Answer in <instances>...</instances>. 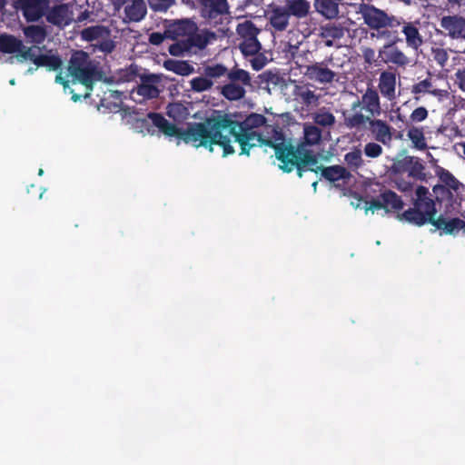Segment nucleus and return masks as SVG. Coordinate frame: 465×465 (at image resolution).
Here are the masks:
<instances>
[{"label":"nucleus","mask_w":465,"mask_h":465,"mask_svg":"<svg viewBox=\"0 0 465 465\" xmlns=\"http://www.w3.org/2000/svg\"><path fill=\"white\" fill-rule=\"evenodd\" d=\"M436 173L442 183L441 185L452 189L457 196L465 190L464 184L461 183L450 171L444 168H440Z\"/></svg>","instance_id":"29"},{"label":"nucleus","mask_w":465,"mask_h":465,"mask_svg":"<svg viewBox=\"0 0 465 465\" xmlns=\"http://www.w3.org/2000/svg\"><path fill=\"white\" fill-rule=\"evenodd\" d=\"M362 54H363L365 63L371 64L374 62L375 51L372 48H371V47L365 48L362 52Z\"/></svg>","instance_id":"59"},{"label":"nucleus","mask_w":465,"mask_h":465,"mask_svg":"<svg viewBox=\"0 0 465 465\" xmlns=\"http://www.w3.org/2000/svg\"><path fill=\"white\" fill-rule=\"evenodd\" d=\"M378 88L383 97L389 101L395 99L396 74L391 71H383L380 74Z\"/></svg>","instance_id":"23"},{"label":"nucleus","mask_w":465,"mask_h":465,"mask_svg":"<svg viewBox=\"0 0 465 465\" xmlns=\"http://www.w3.org/2000/svg\"><path fill=\"white\" fill-rule=\"evenodd\" d=\"M303 74L309 80L322 84L332 83L336 77V73L328 67L326 61L305 65Z\"/></svg>","instance_id":"14"},{"label":"nucleus","mask_w":465,"mask_h":465,"mask_svg":"<svg viewBox=\"0 0 465 465\" xmlns=\"http://www.w3.org/2000/svg\"><path fill=\"white\" fill-rule=\"evenodd\" d=\"M161 77L156 74H143L141 76V83L132 91L143 100L157 98L161 93L159 84Z\"/></svg>","instance_id":"16"},{"label":"nucleus","mask_w":465,"mask_h":465,"mask_svg":"<svg viewBox=\"0 0 465 465\" xmlns=\"http://www.w3.org/2000/svg\"><path fill=\"white\" fill-rule=\"evenodd\" d=\"M147 117L152 121L153 126L164 135L176 137L185 143H192L196 148L202 146L210 149V125L208 126L204 123H193L190 124L186 129H182L176 124L167 121L159 113H149Z\"/></svg>","instance_id":"3"},{"label":"nucleus","mask_w":465,"mask_h":465,"mask_svg":"<svg viewBox=\"0 0 465 465\" xmlns=\"http://www.w3.org/2000/svg\"><path fill=\"white\" fill-rule=\"evenodd\" d=\"M48 0H14L13 6L21 11L28 23L37 22L45 16L48 9Z\"/></svg>","instance_id":"10"},{"label":"nucleus","mask_w":465,"mask_h":465,"mask_svg":"<svg viewBox=\"0 0 465 465\" xmlns=\"http://www.w3.org/2000/svg\"><path fill=\"white\" fill-rule=\"evenodd\" d=\"M408 160L409 156H405L402 159L395 161L391 167V173L394 175H401L408 173Z\"/></svg>","instance_id":"52"},{"label":"nucleus","mask_w":465,"mask_h":465,"mask_svg":"<svg viewBox=\"0 0 465 465\" xmlns=\"http://www.w3.org/2000/svg\"><path fill=\"white\" fill-rule=\"evenodd\" d=\"M115 43L112 40V36L103 37L101 40L92 45L93 50L100 51L104 54H109L115 49Z\"/></svg>","instance_id":"47"},{"label":"nucleus","mask_w":465,"mask_h":465,"mask_svg":"<svg viewBox=\"0 0 465 465\" xmlns=\"http://www.w3.org/2000/svg\"><path fill=\"white\" fill-rule=\"evenodd\" d=\"M185 39L190 48V51L192 52L193 47H196L199 50L206 48V46L210 44L212 40L216 39V35L215 33L209 30H204L201 33H198L196 31L194 33H192V35H190L188 38Z\"/></svg>","instance_id":"26"},{"label":"nucleus","mask_w":465,"mask_h":465,"mask_svg":"<svg viewBox=\"0 0 465 465\" xmlns=\"http://www.w3.org/2000/svg\"><path fill=\"white\" fill-rule=\"evenodd\" d=\"M311 10L307 0H284L282 5L272 6L270 10L269 22L275 31H285L290 25V18L297 20L306 18Z\"/></svg>","instance_id":"6"},{"label":"nucleus","mask_w":465,"mask_h":465,"mask_svg":"<svg viewBox=\"0 0 465 465\" xmlns=\"http://www.w3.org/2000/svg\"><path fill=\"white\" fill-rule=\"evenodd\" d=\"M67 70L74 82L82 84L90 91L93 90L94 83L102 77V72L97 64L83 50L73 52Z\"/></svg>","instance_id":"5"},{"label":"nucleus","mask_w":465,"mask_h":465,"mask_svg":"<svg viewBox=\"0 0 465 465\" xmlns=\"http://www.w3.org/2000/svg\"><path fill=\"white\" fill-rule=\"evenodd\" d=\"M199 2L203 6V13L208 14L207 16L210 19L229 14L227 0H199Z\"/></svg>","instance_id":"24"},{"label":"nucleus","mask_w":465,"mask_h":465,"mask_svg":"<svg viewBox=\"0 0 465 465\" xmlns=\"http://www.w3.org/2000/svg\"><path fill=\"white\" fill-rule=\"evenodd\" d=\"M432 192L435 195V202L442 203L448 202L449 203H457L459 196L455 194L452 189L443 186L441 184H436L432 188Z\"/></svg>","instance_id":"39"},{"label":"nucleus","mask_w":465,"mask_h":465,"mask_svg":"<svg viewBox=\"0 0 465 465\" xmlns=\"http://www.w3.org/2000/svg\"><path fill=\"white\" fill-rule=\"evenodd\" d=\"M214 83L207 76H197L190 81L191 90L194 93H203L211 90Z\"/></svg>","instance_id":"45"},{"label":"nucleus","mask_w":465,"mask_h":465,"mask_svg":"<svg viewBox=\"0 0 465 465\" xmlns=\"http://www.w3.org/2000/svg\"><path fill=\"white\" fill-rule=\"evenodd\" d=\"M399 19L401 21L399 28L401 29V33L405 36L406 45L414 51L420 50L424 44L423 36L419 28L420 22L406 21L402 17H399Z\"/></svg>","instance_id":"15"},{"label":"nucleus","mask_w":465,"mask_h":465,"mask_svg":"<svg viewBox=\"0 0 465 465\" xmlns=\"http://www.w3.org/2000/svg\"><path fill=\"white\" fill-rule=\"evenodd\" d=\"M432 225L436 229L442 231L444 233L450 235H456L461 230H463L465 232V221L459 217L447 219L442 214H440L433 219Z\"/></svg>","instance_id":"22"},{"label":"nucleus","mask_w":465,"mask_h":465,"mask_svg":"<svg viewBox=\"0 0 465 465\" xmlns=\"http://www.w3.org/2000/svg\"><path fill=\"white\" fill-rule=\"evenodd\" d=\"M339 5L334 0H314L316 10L328 19H333L338 16Z\"/></svg>","instance_id":"34"},{"label":"nucleus","mask_w":465,"mask_h":465,"mask_svg":"<svg viewBox=\"0 0 465 465\" xmlns=\"http://www.w3.org/2000/svg\"><path fill=\"white\" fill-rule=\"evenodd\" d=\"M23 33L26 39L36 45L43 44L47 37L45 25H30L23 28Z\"/></svg>","instance_id":"32"},{"label":"nucleus","mask_w":465,"mask_h":465,"mask_svg":"<svg viewBox=\"0 0 465 465\" xmlns=\"http://www.w3.org/2000/svg\"><path fill=\"white\" fill-rule=\"evenodd\" d=\"M34 64L38 67H46L49 71H56L62 67L63 62L59 55L38 54Z\"/></svg>","instance_id":"37"},{"label":"nucleus","mask_w":465,"mask_h":465,"mask_svg":"<svg viewBox=\"0 0 465 465\" xmlns=\"http://www.w3.org/2000/svg\"><path fill=\"white\" fill-rule=\"evenodd\" d=\"M393 128L381 119L372 118L370 120L369 131L372 134L375 141L384 145L390 144L392 141Z\"/></svg>","instance_id":"21"},{"label":"nucleus","mask_w":465,"mask_h":465,"mask_svg":"<svg viewBox=\"0 0 465 465\" xmlns=\"http://www.w3.org/2000/svg\"><path fill=\"white\" fill-rule=\"evenodd\" d=\"M363 152L367 157L378 158L382 154L383 149H382L381 145H380L379 143H374V142H370L364 145Z\"/></svg>","instance_id":"51"},{"label":"nucleus","mask_w":465,"mask_h":465,"mask_svg":"<svg viewBox=\"0 0 465 465\" xmlns=\"http://www.w3.org/2000/svg\"><path fill=\"white\" fill-rule=\"evenodd\" d=\"M55 82L57 84H60L64 86V89L69 87V81L66 80L63 75L62 73H58L55 76Z\"/></svg>","instance_id":"60"},{"label":"nucleus","mask_w":465,"mask_h":465,"mask_svg":"<svg viewBox=\"0 0 465 465\" xmlns=\"http://www.w3.org/2000/svg\"><path fill=\"white\" fill-rule=\"evenodd\" d=\"M428 110L423 106H420L411 112L410 119L413 123H420L424 121L428 117Z\"/></svg>","instance_id":"54"},{"label":"nucleus","mask_w":465,"mask_h":465,"mask_svg":"<svg viewBox=\"0 0 465 465\" xmlns=\"http://www.w3.org/2000/svg\"><path fill=\"white\" fill-rule=\"evenodd\" d=\"M163 66L166 70L182 76L189 75L194 72V67L188 61L167 59L164 61Z\"/></svg>","instance_id":"33"},{"label":"nucleus","mask_w":465,"mask_h":465,"mask_svg":"<svg viewBox=\"0 0 465 465\" xmlns=\"http://www.w3.org/2000/svg\"><path fill=\"white\" fill-rule=\"evenodd\" d=\"M89 17V14L85 11V12H83L81 13L78 17H77V21L78 22H82L85 19H87Z\"/></svg>","instance_id":"63"},{"label":"nucleus","mask_w":465,"mask_h":465,"mask_svg":"<svg viewBox=\"0 0 465 465\" xmlns=\"http://www.w3.org/2000/svg\"><path fill=\"white\" fill-rule=\"evenodd\" d=\"M266 117L260 114H251L243 122L234 120L230 114H224L208 122L210 125L211 142L210 151L213 145H219L223 150V156L234 153L231 145V137L241 147L240 154L249 155L250 151L262 139V134L254 131L266 124Z\"/></svg>","instance_id":"1"},{"label":"nucleus","mask_w":465,"mask_h":465,"mask_svg":"<svg viewBox=\"0 0 465 465\" xmlns=\"http://www.w3.org/2000/svg\"><path fill=\"white\" fill-rule=\"evenodd\" d=\"M376 186L379 187L380 195L365 201L366 211L374 213L383 209L388 213L391 210L400 211L403 208L404 203L400 195L380 183H376Z\"/></svg>","instance_id":"9"},{"label":"nucleus","mask_w":465,"mask_h":465,"mask_svg":"<svg viewBox=\"0 0 465 465\" xmlns=\"http://www.w3.org/2000/svg\"><path fill=\"white\" fill-rule=\"evenodd\" d=\"M344 161L352 170H357L364 165L361 151L359 148H354L352 151L347 153L344 155Z\"/></svg>","instance_id":"46"},{"label":"nucleus","mask_w":465,"mask_h":465,"mask_svg":"<svg viewBox=\"0 0 465 465\" xmlns=\"http://www.w3.org/2000/svg\"><path fill=\"white\" fill-rule=\"evenodd\" d=\"M411 92L414 95V99L416 101H419L425 94H431L439 101H443L449 96V92L447 90L437 88L434 85V80L430 73H429L427 78L414 84L411 86Z\"/></svg>","instance_id":"17"},{"label":"nucleus","mask_w":465,"mask_h":465,"mask_svg":"<svg viewBox=\"0 0 465 465\" xmlns=\"http://www.w3.org/2000/svg\"><path fill=\"white\" fill-rule=\"evenodd\" d=\"M400 221H405L411 224L416 226H422L426 223L432 225L433 219L424 214L422 211L417 208L415 205L412 208H409L401 213L398 214Z\"/></svg>","instance_id":"25"},{"label":"nucleus","mask_w":465,"mask_h":465,"mask_svg":"<svg viewBox=\"0 0 465 465\" xmlns=\"http://www.w3.org/2000/svg\"><path fill=\"white\" fill-rule=\"evenodd\" d=\"M80 35L84 41L94 42L101 40L103 37L112 36V31L105 25H92L84 28Z\"/></svg>","instance_id":"28"},{"label":"nucleus","mask_w":465,"mask_h":465,"mask_svg":"<svg viewBox=\"0 0 465 465\" xmlns=\"http://www.w3.org/2000/svg\"><path fill=\"white\" fill-rule=\"evenodd\" d=\"M112 1L115 6H122L125 4H127L128 2H132L133 0H112Z\"/></svg>","instance_id":"61"},{"label":"nucleus","mask_w":465,"mask_h":465,"mask_svg":"<svg viewBox=\"0 0 465 465\" xmlns=\"http://www.w3.org/2000/svg\"><path fill=\"white\" fill-rule=\"evenodd\" d=\"M455 84L465 92V67L459 68L455 73Z\"/></svg>","instance_id":"55"},{"label":"nucleus","mask_w":465,"mask_h":465,"mask_svg":"<svg viewBox=\"0 0 465 465\" xmlns=\"http://www.w3.org/2000/svg\"><path fill=\"white\" fill-rule=\"evenodd\" d=\"M408 138L411 141L413 147L418 150L427 149V142L424 135L423 127L411 126L407 132Z\"/></svg>","instance_id":"40"},{"label":"nucleus","mask_w":465,"mask_h":465,"mask_svg":"<svg viewBox=\"0 0 465 465\" xmlns=\"http://www.w3.org/2000/svg\"><path fill=\"white\" fill-rule=\"evenodd\" d=\"M408 161V176L418 181H425V165L423 164L422 160L419 157L409 156Z\"/></svg>","instance_id":"36"},{"label":"nucleus","mask_w":465,"mask_h":465,"mask_svg":"<svg viewBox=\"0 0 465 465\" xmlns=\"http://www.w3.org/2000/svg\"><path fill=\"white\" fill-rule=\"evenodd\" d=\"M150 7L156 12H165L173 5L175 0H148Z\"/></svg>","instance_id":"53"},{"label":"nucleus","mask_w":465,"mask_h":465,"mask_svg":"<svg viewBox=\"0 0 465 465\" xmlns=\"http://www.w3.org/2000/svg\"><path fill=\"white\" fill-rule=\"evenodd\" d=\"M196 31H198V26L195 22L191 19H182L170 24L165 30V35L167 38L176 40L179 37L188 38L192 33Z\"/></svg>","instance_id":"20"},{"label":"nucleus","mask_w":465,"mask_h":465,"mask_svg":"<svg viewBox=\"0 0 465 465\" xmlns=\"http://www.w3.org/2000/svg\"><path fill=\"white\" fill-rule=\"evenodd\" d=\"M415 199L413 205L419 208L430 218L435 219L437 209L435 201L430 197L429 189L423 185H419L415 191Z\"/></svg>","instance_id":"19"},{"label":"nucleus","mask_w":465,"mask_h":465,"mask_svg":"<svg viewBox=\"0 0 465 465\" xmlns=\"http://www.w3.org/2000/svg\"><path fill=\"white\" fill-rule=\"evenodd\" d=\"M266 145L274 149L276 158L281 162L280 168L286 173H291L294 169L299 177H302L307 165L318 163L317 157L312 151L303 149L301 145L294 146L292 143L286 142L283 138L282 142L275 143L271 139H265L262 136L258 144L253 147Z\"/></svg>","instance_id":"2"},{"label":"nucleus","mask_w":465,"mask_h":465,"mask_svg":"<svg viewBox=\"0 0 465 465\" xmlns=\"http://www.w3.org/2000/svg\"><path fill=\"white\" fill-rule=\"evenodd\" d=\"M203 74L209 79H217L226 75L229 83L221 87V94L229 101H238L245 96V86L252 85L250 73L234 66L231 70L223 64H215L203 67Z\"/></svg>","instance_id":"4"},{"label":"nucleus","mask_w":465,"mask_h":465,"mask_svg":"<svg viewBox=\"0 0 465 465\" xmlns=\"http://www.w3.org/2000/svg\"><path fill=\"white\" fill-rule=\"evenodd\" d=\"M322 36L331 39H341L344 35V29L340 25H326L322 33Z\"/></svg>","instance_id":"49"},{"label":"nucleus","mask_w":465,"mask_h":465,"mask_svg":"<svg viewBox=\"0 0 465 465\" xmlns=\"http://www.w3.org/2000/svg\"><path fill=\"white\" fill-rule=\"evenodd\" d=\"M354 114L343 113V124L348 129L360 130L365 127L366 124H370V120L372 118L364 115L361 112L354 111Z\"/></svg>","instance_id":"31"},{"label":"nucleus","mask_w":465,"mask_h":465,"mask_svg":"<svg viewBox=\"0 0 465 465\" xmlns=\"http://www.w3.org/2000/svg\"><path fill=\"white\" fill-rule=\"evenodd\" d=\"M147 13L145 2L143 0H133L131 4L124 7L125 18L129 22H140Z\"/></svg>","instance_id":"27"},{"label":"nucleus","mask_w":465,"mask_h":465,"mask_svg":"<svg viewBox=\"0 0 465 465\" xmlns=\"http://www.w3.org/2000/svg\"><path fill=\"white\" fill-rule=\"evenodd\" d=\"M313 172L318 173L321 172L322 176L331 182V183H336L339 181L346 182L351 177V173L343 166L341 165H331L328 167H324L322 165L317 166L316 164L313 165H307L305 167L304 172Z\"/></svg>","instance_id":"18"},{"label":"nucleus","mask_w":465,"mask_h":465,"mask_svg":"<svg viewBox=\"0 0 465 465\" xmlns=\"http://www.w3.org/2000/svg\"><path fill=\"white\" fill-rule=\"evenodd\" d=\"M17 53H19L20 56L23 57L24 59H29L33 63H34V59H35V57H37V55L32 51V48H30V47L26 48L24 45H23V47H21V49Z\"/></svg>","instance_id":"58"},{"label":"nucleus","mask_w":465,"mask_h":465,"mask_svg":"<svg viewBox=\"0 0 465 465\" xmlns=\"http://www.w3.org/2000/svg\"><path fill=\"white\" fill-rule=\"evenodd\" d=\"M239 49L245 57L254 56L260 53L262 49V44L258 40L257 36H254L250 39L242 40L239 44Z\"/></svg>","instance_id":"41"},{"label":"nucleus","mask_w":465,"mask_h":465,"mask_svg":"<svg viewBox=\"0 0 465 465\" xmlns=\"http://www.w3.org/2000/svg\"><path fill=\"white\" fill-rule=\"evenodd\" d=\"M168 51L173 56H183L185 53H191L186 39L172 44L169 46Z\"/></svg>","instance_id":"48"},{"label":"nucleus","mask_w":465,"mask_h":465,"mask_svg":"<svg viewBox=\"0 0 465 465\" xmlns=\"http://www.w3.org/2000/svg\"><path fill=\"white\" fill-rule=\"evenodd\" d=\"M166 113L170 118L176 122L184 121L189 115L188 108L180 102L169 104Z\"/></svg>","instance_id":"42"},{"label":"nucleus","mask_w":465,"mask_h":465,"mask_svg":"<svg viewBox=\"0 0 465 465\" xmlns=\"http://www.w3.org/2000/svg\"><path fill=\"white\" fill-rule=\"evenodd\" d=\"M74 13L72 7L68 4H58L53 6L48 5V9L45 15L46 21L60 28L64 29L73 22Z\"/></svg>","instance_id":"11"},{"label":"nucleus","mask_w":465,"mask_h":465,"mask_svg":"<svg viewBox=\"0 0 465 465\" xmlns=\"http://www.w3.org/2000/svg\"><path fill=\"white\" fill-rule=\"evenodd\" d=\"M293 95L307 107L318 104L319 96L306 85H295Z\"/></svg>","instance_id":"35"},{"label":"nucleus","mask_w":465,"mask_h":465,"mask_svg":"<svg viewBox=\"0 0 465 465\" xmlns=\"http://www.w3.org/2000/svg\"><path fill=\"white\" fill-rule=\"evenodd\" d=\"M351 108L352 111L362 108L372 117L379 116L381 113V106L378 91L372 85L368 86L361 99L354 101Z\"/></svg>","instance_id":"13"},{"label":"nucleus","mask_w":465,"mask_h":465,"mask_svg":"<svg viewBox=\"0 0 465 465\" xmlns=\"http://www.w3.org/2000/svg\"><path fill=\"white\" fill-rule=\"evenodd\" d=\"M21 47H23V43L15 36L6 34L0 35V52L14 54L17 53Z\"/></svg>","instance_id":"38"},{"label":"nucleus","mask_w":465,"mask_h":465,"mask_svg":"<svg viewBox=\"0 0 465 465\" xmlns=\"http://www.w3.org/2000/svg\"><path fill=\"white\" fill-rule=\"evenodd\" d=\"M447 2L451 6H460L463 3V0H447Z\"/></svg>","instance_id":"62"},{"label":"nucleus","mask_w":465,"mask_h":465,"mask_svg":"<svg viewBox=\"0 0 465 465\" xmlns=\"http://www.w3.org/2000/svg\"><path fill=\"white\" fill-rule=\"evenodd\" d=\"M399 188L401 190V191H407L409 189L411 188V183H404L403 185H401L399 184Z\"/></svg>","instance_id":"64"},{"label":"nucleus","mask_w":465,"mask_h":465,"mask_svg":"<svg viewBox=\"0 0 465 465\" xmlns=\"http://www.w3.org/2000/svg\"><path fill=\"white\" fill-rule=\"evenodd\" d=\"M251 64L252 69L259 71L266 64V58L262 54H256L252 60Z\"/></svg>","instance_id":"56"},{"label":"nucleus","mask_w":465,"mask_h":465,"mask_svg":"<svg viewBox=\"0 0 465 465\" xmlns=\"http://www.w3.org/2000/svg\"><path fill=\"white\" fill-rule=\"evenodd\" d=\"M378 38L388 40L378 53V58L381 63L392 64L401 68H406L411 63L408 57L397 45L402 39L399 37L398 30H383L377 34Z\"/></svg>","instance_id":"7"},{"label":"nucleus","mask_w":465,"mask_h":465,"mask_svg":"<svg viewBox=\"0 0 465 465\" xmlns=\"http://www.w3.org/2000/svg\"><path fill=\"white\" fill-rule=\"evenodd\" d=\"M431 54L433 60L436 62L438 65L440 67H444L449 60V54L446 49L441 47H432Z\"/></svg>","instance_id":"50"},{"label":"nucleus","mask_w":465,"mask_h":465,"mask_svg":"<svg viewBox=\"0 0 465 465\" xmlns=\"http://www.w3.org/2000/svg\"><path fill=\"white\" fill-rule=\"evenodd\" d=\"M164 38H167L165 35V32L163 34L154 32L150 35L149 42L153 45H159L163 42Z\"/></svg>","instance_id":"57"},{"label":"nucleus","mask_w":465,"mask_h":465,"mask_svg":"<svg viewBox=\"0 0 465 465\" xmlns=\"http://www.w3.org/2000/svg\"><path fill=\"white\" fill-rule=\"evenodd\" d=\"M313 123L322 127H331L335 124V116L325 108L320 109L312 115Z\"/></svg>","instance_id":"44"},{"label":"nucleus","mask_w":465,"mask_h":465,"mask_svg":"<svg viewBox=\"0 0 465 465\" xmlns=\"http://www.w3.org/2000/svg\"><path fill=\"white\" fill-rule=\"evenodd\" d=\"M359 13L364 24L371 30L378 33L383 30H398L400 25L399 16L390 15L385 11L372 5L361 4Z\"/></svg>","instance_id":"8"},{"label":"nucleus","mask_w":465,"mask_h":465,"mask_svg":"<svg viewBox=\"0 0 465 465\" xmlns=\"http://www.w3.org/2000/svg\"><path fill=\"white\" fill-rule=\"evenodd\" d=\"M440 26L445 36L453 40L465 41V17L460 15H444L440 19Z\"/></svg>","instance_id":"12"},{"label":"nucleus","mask_w":465,"mask_h":465,"mask_svg":"<svg viewBox=\"0 0 465 465\" xmlns=\"http://www.w3.org/2000/svg\"><path fill=\"white\" fill-rule=\"evenodd\" d=\"M261 30L251 20L237 25L236 33L242 39H250L257 36Z\"/></svg>","instance_id":"43"},{"label":"nucleus","mask_w":465,"mask_h":465,"mask_svg":"<svg viewBox=\"0 0 465 465\" xmlns=\"http://www.w3.org/2000/svg\"><path fill=\"white\" fill-rule=\"evenodd\" d=\"M322 137V131L315 124L305 123L303 124V142L300 144L303 149V145H315L320 143Z\"/></svg>","instance_id":"30"}]
</instances>
